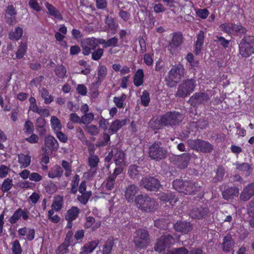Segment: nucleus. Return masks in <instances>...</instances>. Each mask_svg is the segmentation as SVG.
I'll list each match as a JSON object with an SVG mask.
<instances>
[{
	"instance_id": "f257e3e1",
	"label": "nucleus",
	"mask_w": 254,
	"mask_h": 254,
	"mask_svg": "<svg viewBox=\"0 0 254 254\" xmlns=\"http://www.w3.org/2000/svg\"><path fill=\"white\" fill-rule=\"evenodd\" d=\"M134 201L137 207L145 212H153L158 208V202L146 194H140L135 197Z\"/></svg>"
},
{
	"instance_id": "f03ea898",
	"label": "nucleus",
	"mask_w": 254,
	"mask_h": 254,
	"mask_svg": "<svg viewBox=\"0 0 254 254\" xmlns=\"http://www.w3.org/2000/svg\"><path fill=\"white\" fill-rule=\"evenodd\" d=\"M167 149L160 141L154 142L149 148V157L156 161H160L165 159L167 156Z\"/></svg>"
},
{
	"instance_id": "7ed1b4c3",
	"label": "nucleus",
	"mask_w": 254,
	"mask_h": 254,
	"mask_svg": "<svg viewBox=\"0 0 254 254\" xmlns=\"http://www.w3.org/2000/svg\"><path fill=\"white\" fill-rule=\"evenodd\" d=\"M239 53L242 57L247 58L254 53V37L245 35L239 44Z\"/></svg>"
},
{
	"instance_id": "20e7f679",
	"label": "nucleus",
	"mask_w": 254,
	"mask_h": 254,
	"mask_svg": "<svg viewBox=\"0 0 254 254\" xmlns=\"http://www.w3.org/2000/svg\"><path fill=\"white\" fill-rule=\"evenodd\" d=\"M184 70V66L181 64L174 65L169 71L168 77L165 78L167 84L171 87L175 86L183 76Z\"/></svg>"
},
{
	"instance_id": "39448f33",
	"label": "nucleus",
	"mask_w": 254,
	"mask_h": 254,
	"mask_svg": "<svg viewBox=\"0 0 254 254\" xmlns=\"http://www.w3.org/2000/svg\"><path fill=\"white\" fill-rule=\"evenodd\" d=\"M183 115L178 112H168L161 116V123L165 126L174 127L180 125Z\"/></svg>"
},
{
	"instance_id": "423d86ee",
	"label": "nucleus",
	"mask_w": 254,
	"mask_h": 254,
	"mask_svg": "<svg viewBox=\"0 0 254 254\" xmlns=\"http://www.w3.org/2000/svg\"><path fill=\"white\" fill-rule=\"evenodd\" d=\"M195 85V81L193 79L183 81L178 86L176 97L185 98L194 91Z\"/></svg>"
},
{
	"instance_id": "0eeeda50",
	"label": "nucleus",
	"mask_w": 254,
	"mask_h": 254,
	"mask_svg": "<svg viewBox=\"0 0 254 254\" xmlns=\"http://www.w3.org/2000/svg\"><path fill=\"white\" fill-rule=\"evenodd\" d=\"M133 243L135 247L140 249L146 248L150 243L148 232L144 229L136 230L133 237Z\"/></svg>"
},
{
	"instance_id": "6e6552de",
	"label": "nucleus",
	"mask_w": 254,
	"mask_h": 254,
	"mask_svg": "<svg viewBox=\"0 0 254 254\" xmlns=\"http://www.w3.org/2000/svg\"><path fill=\"white\" fill-rule=\"evenodd\" d=\"M189 146L193 150L203 153H211L213 146L209 142L202 139L189 140Z\"/></svg>"
},
{
	"instance_id": "1a4fd4ad",
	"label": "nucleus",
	"mask_w": 254,
	"mask_h": 254,
	"mask_svg": "<svg viewBox=\"0 0 254 254\" xmlns=\"http://www.w3.org/2000/svg\"><path fill=\"white\" fill-rule=\"evenodd\" d=\"M140 186L150 191H156L161 186L160 181L153 177H145L140 181Z\"/></svg>"
},
{
	"instance_id": "9d476101",
	"label": "nucleus",
	"mask_w": 254,
	"mask_h": 254,
	"mask_svg": "<svg viewBox=\"0 0 254 254\" xmlns=\"http://www.w3.org/2000/svg\"><path fill=\"white\" fill-rule=\"evenodd\" d=\"M183 36L181 32H176L173 34L171 41L168 46V50L172 54L175 53L178 47L183 42Z\"/></svg>"
},
{
	"instance_id": "9b49d317",
	"label": "nucleus",
	"mask_w": 254,
	"mask_h": 254,
	"mask_svg": "<svg viewBox=\"0 0 254 254\" xmlns=\"http://www.w3.org/2000/svg\"><path fill=\"white\" fill-rule=\"evenodd\" d=\"M210 98L208 95L204 92H196L194 93L189 99V102L192 106L205 104Z\"/></svg>"
},
{
	"instance_id": "f8f14e48",
	"label": "nucleus",
	"mask_w": 254,
	"mask_h": 254,
	"mask_svg": "<svg viewBox=\"0 0 254 254\" xmlns=\"http://www.w3.org/2000/svg\"><path fill=\"white\" fill-rule=\"evenodd\" d=\"M45 153L47 154H48L50 152L52 153L53 151H57L59 147L57 140L53 136L50 135L45 137Z\"/></svg>"
},
{
	"instance_id": "ddd939ff",
	"label": "nucleus",
	"mask_w": 254,
	"mask_h": 254,
	"mask_svg": "<svg viewBox=\"0 0 254 254\" xmlns=\"http://www.w3.org/2000/svg\"><path fill=\"white\" fill-rule=\"evenodd\" d=\"M145 173H146L144 168L141 166L131 165L128 167V174L133 180L138 181L141 176L144 175Z\"/></svg>"
},
{
	"instance_id": "4468645a",
	"label": "nucleus",
	"mask_w": 254,
	"mask_h": 254,
	"mask_svg": "<svg viewBox=\"0 0 254 254\" xmlns=\"http://www.w3.org/2000/svg\"><path fill=\"white\" fill-rule=\"evenodd\" d=\"M97 46L96 38L87 39L81 45L82 54L85 56L89 55L91 53V50H94Z\"/></svg>"
},
{
	"instance_id": "2eb2a0df",
	"label": "nucleus",
	"mask_w": 254,
	"mask_h": 254,
	"mask_svg": "<svg viewBox=\"0 0 254 254\" xmlns=\"http://www.w3.org/2000/svg\"><path fill=\"white\" fill-rule=\"evenodd\" d=\"M209 211V209L207 207H195L192 209L189 215L193 219H199L205 217Z\"/></svg>"
},
{
	"instance_id": "dca6fc26",
	"label": "nucleus",
	"mask_w": 254,
	"mask_h": 254,
	"mask_svg": "<svg viewBox=\"0 0 254 254\" xmlns=\"http://www.w3.org/2000/svg\"><path fill=\"white\" fill-rule=\"evenodd\" d=\"M254 195V183L249 184L244 188L240 194V198L243 201H247Z\"/></svg>"
},
{
	"instance_id": "f3484780",
	"label": "nucleus",
	"mask_w": 254,
	"mask_h": 254,
	"mask_svg": "<svg viewBox=\"0 0 254 254\" xmlns=\"http://www.w3.org/2000/svg\"><path fill=\"white\" fill-rule=\"evenodd\" d=\"M139 189L134 184L129 185L125 191V196L128 202H132L134 196L138 193Z\"/></svg>"
},
{
	"instance_id": "a211bd4d",
	"label": "nucleus",
	"mask_w": 254,
	"mask_h": 254,
	"mask_svg": "<svg viewBox=\"0 0 254 254\" xmlns=\"http://www.w3.org/2000/svg\"><path fill=\"white\" fill-rule=\"evenodd\" d=\"M239 193V190L238 188L236 187H229L223 191L222 195L225 199L230 200L238 196Z\"/></svg>"
},
{
	"instance_id": "6ab92c4d",
	"label": "nucleus",
	"mask_w": 254,
	"mask_h": 254,
	"mask_svg": "<svg viewBox=\"0 0 254 254\" xmlns=\"http://www.w3.org/2000/svg\"><path fill=\"white\" fill-rule=\"evenodd\" d=\"M199 187H197L195 184L190 181H185L184 187L182 190V193L186 194H195L199 191Z\"/></svg>"
},
{
	"instance_id": "aec40b11",
	"label": "nucleus",
	"mask_w": 254,
	"mask_h": 254,
	"mask_svg": "<svg viewBox=\"0 0 254 254\" xmlns=\"http://www.w3.org/2000/svg\"><path fill=\"white\" fill-rule=\"evenodd\" d=\"M113 150L114 161L117 165L125 164V154L121 150L115 148Z\"/></svg>"
},
{
	"instance_id": "412c9836",
	"label": "nucleus",
	"mask_w": 254,
	"mask_h": 254,
	"mask_svg": "<svg viewBox=\"0 0 254 254\" xmlns=\"http://www.w3.org/2000/svg\"><path fill=\"white\" fill-rule=\"evenodd\" d=\"M115 241H118V239L113 237L107 239L103 247L102 254H111Z\"/></svg>"
},
{
	"instance_id": "4be33fe9",
	"label": "nucleus",
	"mask_w": 254,
	"mask_h": 254,
	"mask_svg": "<svg viewBox=\"0 0 254 254\" xmlns=\"http://www.w3.org/2000/svg\"><path fill=\"white\" fill-rule=\"evenodd\" d=\"M159 198L162 201L169 202L172 205L177 201L175 194L169 191L161 192L160 194Z\"/></svg>"
},
{
	"instance_id": "5701e85b",
	"label": "nucleus",
	"mask_w": 254,
	"mask_h": 254,
	"mask_svg": "<svg viewBox=\"0 0 254 254\" xmlns=\"http://www.w3.org/2000/svg\"><path fill=\"white\" fill-rule=\"evenodd\" d=\"M127 120L124 119L122 120H116L114 121L111 125L110 127V130L112 133H115L119 130L123 126L127 124Z\"/></svg>"
},
{
	"instance_id": "b1692460",
	"label": "nucleus",
	"mask_w": 254,
	"mask_h": 254,
	"mask_svg": "<svg viewBox=\"0 0 254 254\" xmlns=\"http://www.w3.org/2000/svg\"><path fill=\"white\" fill-rule=\"evenodd\" d=\"M79 213V209L77 207L73 206L67 211L65 219L71 222L76 218Z\"/></svg>"
},
{
	"instance_id": "393cba45",
	"label": "nucleus",
	"mask_w": 254,
	"mask_h": 254,
	"mask_svg": "<svg viewBox=\"0 0 254 254\" xmlns=\"http://www.w3.org/2000/svg\"><path fill=\"white\" fill-rule=\"evenodd\" d=\"M190 223H174V226L176 231L184 233H188L192 229Z\"/></svg>"
},
{
	"instance_id": "a878e982",
	"label": "nucleus",
	"mask_w": 254,
	"mask_h": 254,
	"mask_svg": "<svg viewBox=\"0 0 254 254\" xmlns=\"http://www.w3.org/2000/svg\"><path fill=\"white\" fill-rule=\"evenodd\" d=\"M234 242L231 236H225L223 239L222 243L223 251L225 252H230L233 249Z\"/></svg>"
},
{
	"instance_id": "bb28decb",
	"label": "nucleus",
	"mask_w": 254,
	"mask_h": 254,
	"mask_svg": "<svg viewBox=\"0 0 254 254\" xmlns=\"http://www.w3.org/2000/svg\"><path fill=\"white\" fill-rule=\"evenodd\" d=\"M63 173V170L60 166H54L49 172L48 176L51 178L61 177Z\"/></svg>"
},
{
	"instance_id": "cd10ccee",
	"label": "nucleus",
	"mask_w": 254,
	"mask_h": 254,
	"mask_svg": "<svg viewBox=\"0 0 254 254\" xmlns=\"http://www.w3.org/2000/svg\"><path fill=\"white\" fill-rule=\"evenodd\" d=\"M98 244V241L89 242L82 247V252L85 254L90 253L94 251Z\"/></svg>"
},
{
	"instance_id": "c85d7f7f",
	"label": "nucleus",
	"mask_w": 254,
	"mask_h": 254,
	"mask_svg": "<svg viewBox=\"0 0 254 254\" xmlns=\"http://www.w3.org/2000/svg\"><path fill=\"white\" fill-rule=\"evenodd\" d=\"M144 73L142 69L137 70L134 75L133 82L136 86H140L143 82Z\"/></svg>"
},
{
	"instance_id": "c756f323",
	"label": "nucleus",
	"mask_w": 254,
	"mask_h": 254,
	"mask_svg": "<svg viewBox=\"0 0 254 254\" xmlns=\"http://www.w3.org/2000/svg\"><path fill=\"white\" fill-rule=\"evenodd\" d=\"M19 163L24 168L27 167L31 163V157L28 155L20 154L18 156Z\"/></svg>"
},
{
	"instance_id": "7c9ffc66",
	"label": "nucleus",
	"mask_w": 254,
	"mask_h": 254,
	"mask_svg": "<svg viewBox=\"0 0 254 254\" xmlns=\"http://www.w3.org/2000/svg\"><path fill=\"white\" fill-rule=\"evenodd\" d=\"M23 30L20 27H17L13 31L9 33V38L12 40H18L22 36Z\"/></svg>"
},
{
	"instance_id": "2f4dec72",
	"label": "nucleus",
	"mask_w": 254,
	"mask_h": 254,
	"mask_svg": "<svg viewBox=\"0 0 254 254\" xmlns=\"http://www.w3.org/2000/svg\"><path fill=\"white\" fill-rule=\"evenodd\" d=\"M105 23L110 29L114 31L113 33H115L118 27V24L116 22L115 19L111 16H107L105 19Z\"/></svg>"
},
{
	"instance_id": "473e14b6",
	"label": "nucleus",
	"mask_w": 254,
	"mask_h": 254,
	"mask_svg": "<svg viewBox=\"0 0 254 254\" xmlns=\"http://www.w3.org/2000/svg\"><path fill=\"white\" fill-rule=\"evenodd\" d=\"M107 72V69L104 65H101L99 67L98 70V80L97 84H100L106 77Z\"/></svg>"
},
{
	"instance_id": "72a5a7b5",
	"label": "nucleus",
	"mask_w": 254,
	"mask_h": 254,
	"mask_svg": "<svg viewBox=\"0 0 254 254\" xmlns=\"http://www.w3.org/2000/svg\"><path fill=\"white\" fill-rule=\"evenodd\" d=\"M46 8L48 9L49 13L50 15L54 16L55 18H57L59 19H62V16L60 14V12L56 9V8L49 4V3H47L46 4Z\"/></svg>"
},
{
	"instance_id": "f704fd0d",
	"label": "nucleus",
	"mask_w": 254,
	"mask_h": 254,
	"mask_svg": "<svg viewBox=\"0 0 254 254\" xmlns=\"http://www.w3.org/2000/svg\"><path fill=\"white\" fill-rule=\"evenodd\" d=\"M12 254H22V249L18 240H15L11 243Z\"/></svg>"
},
{
	"instance_id": "c9c22d12",
	"label": "nucleus",
	"mask_w": 254,
	"mask_h": 254,
	"mask_svg": "<svg viewBox=\"0 0 254 254\" xmlns=\"http://www.w3.org/2000/svg\"><path fill=\"white\" fill-rule=\"evenodd\" d=\"M190 157L189 154L183 153L179 158L180 162H181V168L185 169L187 167L188 164L190 161Z\"/></svg>"
},
{
	"instance_id": "e433bc0d",
	"label": "nucleus",
	"mask_w": 254,
	"mask_h": 254,
	"mask_svg": "<svg viewBox=\"0 0 254 254\" xmlns=\"http://www.w3.org/2000/svg\"><path fill=\"white\" fill-rule=\"evenodd\" d=\"M82 194L80 196H78L77 199L79 202L83 204H86L91 195H92V192L91 191H87L86 192L81 193Z\"/></svg>"
},
{
	"instance_id": "4c0bfd02",
	"label": "nucleus",
	"mask_w": 254,
	"mask_h": 254,
	"mask_svg": "<svg viewBox=\"0 0 254 254\" xmlns=\"http://www.w3.org/2000/svg\"><path fill=\"white\" fill-rule=\"evenodd\" d=\"M247 29L241 25H237L233 23L232 33H236L239 34H245L247 33Z\"/></svg>"
},
{
	"instance_id": "58836bf2",
	"label": "nucleus",
	"mask_w": 254,
	"mask_h": 254,
	"mask_svg": "<svg viewBox=\"0 0 254 254\" xmlns=\"http://www.w3.org/2000/svg\"><path fill=\"white\" fill-rule=\"evenodd\" d=\"M149 125L153 129H159L164 126L161 123V116H160V119L150 121Z\"/></svg>"
},
{
	"instance_id": "ea45409f",
	"label": "nucleus",
	"mask_w": 254,
	"mask_h": 254,
	"mask_svg": "<svg viewBox=\"0 0 254 254\" xmlns=\"http://www.w3.org/2000/svg\"><path fill=\"white\" fill-rule=\"evenodd\" d=\"M189 251L185 247L173 248L169 251L166 254H188Z\"/></svg>"
},
{
	"instance_id": "a19ab883",
	"label": "nucleus",
	"mask_w": 254,
	"mask_h": 254,
	"mask_svg": "<svg viewBox=\"0 0 254 254\" xmlns=\"http://www.w3.org/2000/svg\"><path fill=\"white\" fill-rule=\"evenodd\" d=\"M94 115L92 113L85 114L81 117V123L88 125L94 120Z\"/></svg>"
},
{
	"instance_id": "79ce46f5",
	"label": "nucleus",
	"mask_w": 254,
	"mask_h": 254,
	"mask_svg": "<svg viewBox=\"0 0 254 254\" xmlns=\"http://www.w3.org/2000/svg\"><path fill=\"white\" fill-rule=\"evenodd\" d=\"M185 181L180 179H176L173 182L174 188L180 192H182L183 188L184 187Z\"/></svg>"
},
{
	"instance_id": "37998d69",
	"label": "nucleus",
	"mask_w": 254,
	"mask_h": 254,
	"mask_svg": "<svg viewBox=\"0 0 254 254\" xmlns=\"http://www.w3.org/2000/svg\"><path fill=\"white\" fill-rule=\"evenodd\" d=\"M103 140H99L95 144L96 147H101L106 146L108 144V142L110 140V136L109 134L107 133H104L103 135Z\"/></svg>"
},
{
	"instance_id": "c03bdc74",
	"label": "nucleus",
	"mask_w": 254,
	"mask_h": 254,
	"mask_svg": "<svg viewBox=\"0 0 254 254\" xmlns=\"http://www.w3.org/2000/svg\"><path fill=\"white\" fill-rule=\"evenodd\" d=\"M167 246L164 243L161 238L157 240L154 246V250L156 252L161 253L165 250Z\"/></svg>"
},
{
	"instance_id": "a18cd8bd",
	"label": "nucleus",
	"mask_w": 254,
	"mask_h": 254,
	"mask_svg": "<svg viewBox=\"0 0 254 254\" xmlns=\"http://www.w3.org/2000/svg\"><path fill=\"white\" fill-rule=\"evenodd\" d=\"M13 184L12 180L7 178L3 181L1 185V190L3 192H7L9 190H10Z\"/></svg>"
},
{
	"instance_id": "49530a36",
	"label": "nucleus",
	"mask_w": 254,
	"mask_h": 254,
	"mask_svg": "<svg viewBox=\"0 0 254 254\" xmlns=\"http://www.w3.org/2000/svg\"><path fill=\"white\" fill-rule=\"evenodd\" d=\"M52 128L54 129H60L62 128V124L59 119L56 116H53L51 119Z\"/></svg>"
},
{
	"instance_id": "de8ad7c7",
	"label": "nucleus",
	"mask_w": 254,
	"mask_h": 254,
	"mask_svg": "<svg viewBox=\"0 0 254 254\" xmlns=\"http://www.w3.org/2000/svg\"><path fill=\"white\" fill-rule=\"evenodd\" d=\"M99 162L98 157L95 155H91L88 159V165L92 168H96Z\"/></svg>"
},
{
	"instance_id": "09e8293b",
	"label": "nucleus",
	"mask_w": 254,
	"mask_h": 254,
	"mask_svg": "<svg viewBox=\"0 0 254 254\" xmlns=\"http://www.w3.org/2000/svg\"><path fill=\"white\" fill-rule=\"evenodd\" d=\"M85 129L92 135H97L99 132V129L98 127L93 125L85 126Z\"/></svg>"
},
{
	"instance_id": "8fccbe9b",
	"label": "nucleus",
	"mask_w": 254,
	"mask_h": 254,
	"mask_svg": "<svg viewBox=\"0 0 254 254\" xmlns=\"http://www.w3.org/2000/svg\"><path fill=\"white\" fill-rule=\"evenodd\" d=\"M219 27L222 31L228 34L232 33L233 23H232L221 24Z\"/></svg>"
},
{
	"instance_id": "3c124183",
	"label": "nucleus",
	"mask_w": 254,
	"mask_h": 254,
	"mask_svg": "<svg viewBox=\"0 0 254 254\" xmlns=\"http://www.w3.org/2000/svg\"><path fill=\"white\" fill-rule=\"evenodd\" d=\"M70 245L64 242L56 250V254H65L68 252V247Z\"/></svg>"
},
{
	"instance_id": "603ef678",
	"label": "nucleus",
	"mask_w": 254,
	"mask_h": 254,
	"mask_svg": "<svg viewBox=\"0 0 254 254\" xmlns=\"http://www.w3.org/2000/svg\"><path fill=\"white\" fill-rule=\"evenodd\" d=\"M160 238L162 239L167 247H169L170 245L174 243V238L170 235L162 236Z\"/></svg>"
},
{
	"instance_id": "864d4df0",
	"label": "nucleus",
	"mask_w": 254,
	"mask_h": 254,
	"mask_svg": "<svg viewBox=\"0 0 254 254\" xmlns=\"http://www.w3.org/2000/svg\"><path fill=\"white\" fill-rule=\"evenodd\" d=\"M141 101L143 106L146 107L148 105L150 102V97L149 93L146 90L143 92L141 96Z\"/></svg>"
},
{
	"instance_id": "5fc2aeb1",
	"label": "nucleus",
	"mask_w": 254,
	"mask_h": 254,
	"mask_svg": "<svg viewBox=\"0 0 254 254\" xmlns=\"http://www.w3.org/2000/svg\"><path fill=\"white\" fill-rule=\"evenodd\" d=\"M26 51V46L25 44L22 43L16 52V57L18 59H21L25 55Z\"/></svg>"
},
{
	"instance_id": "6e6d98bb",
	"label": "nucleus",
	"mask_w": 254,
	"mask_h": 254,
	"mask_svg": "<svg viewBox=\"0 0 254 254\" xmlns=\"http://www.w3.org/2000/svg\"><path fill=\"white\" fill-rule=\"evenodd\" d=\"M22 215V209L21 208L18 209L9 219L10 222H16L21 217Z\"/></svg>"
},
{
	"instance_id": "4d7b16f0",
	"label": "nucleus",
	"mask_w": 254,
	"mask_h": 254,
	"mask_svg": "<svg viewBox=\"0 0 254 254\" xmlns=\"http://www.w3.org/2000/svg\"><path fill=\"white\" fill-rule=\"evenodd\" d=\"M55 72L58 77L62 78L66 73V69L63 65H60L55 69Z\"/></svg>"
},
{
	"instance_id": "13d9d810",
	"label": "nucleus",
	"mask_w": 254,
	"mask_h": 254,
	"mask_svg": "<svg viewBox=\"0 0 254 254\" xmlns=\"http://www.w3.org/2000/svg\"><path fill=\"white\" fill-rule=\"evenodd\" d=\"M236 169L242 172H246L249 173L248 171L250 169V166L248 163H243L242 164H236Z\"/></svg>"
},
{
	"instance_id": "bf43d9fd",
	"label": "nucleus",
	"mask_w": 254,
	"mask_h": 254,
	"mask_svg": "<svg viewBox=\"0 0 254 254\" xmlns=\"http://www.w3.org/2000/svg\"><path fill=\"white\" fill-rule=\"evenodd\" d=\"M118 39L116 37H112L108 39L106 42V45H104V48H107L108 47H116L118 43Z\"/></svg>"
},
{
	"instance_id": "052dcab7",
	"label": "nucleus",
	"mask_w": 254,
	"mask_h": 254,
	"mask_svg": "<svg viewBox=\"0 0 254 254\" xmlns=\"http://www.w3.org/2000/svg\"><path fill=\"white\" fill-rule=\"evenodd\" d=\"M104 50L103 49L99 48L93 52L92 54V58L95 61L99 60L103 54Z\"/></svg>"
},
{
	"instance_id": "680f3d73",
	"label": "nucleus",
	"mask_w": 254,
	"mask_h": 254,
	"mask_svg": "<svg viewBox=\"0 0 254 254\" xmlns=\"http://www.w3.org/2000/svg\"><path fill=\"white\" fill-rule=\"evenodd\" d=\"M73 233L71 230L69 231L66 235L64 242L69 245H72L74 244L73 239Z\"/></svg>"
},
{
	"instance_id": "e2e57ef3",
	"label": "nucleus",
	"mask_w": 254,
	"mask_h": 254,
	"mask_svg": "<svg viewBox=\"0 0 254 254\" xmlns=\"http://www.w3.org/2000/svg\"><path fill=\"white\" fill-rule=\"evenodd\" d=\"M46 125V120L44 118L39 117L37 119L36 121V126L40 128H42V131H45L44 127Z\"/></svg>"
},
{
	"instance_id": "0e129e2a",
	"label": "nucleus",
	"mask_w": 254,
	"mask_h": 254,
	"mask_svg": "<svg viewBox=\"0 0 254 254\" xmlns=\"http://www.w3.org/2000/svg\"><path fill=\"white\" fill-rule=\"evenodd\" d=\"M218 221H224V222H230L232 220V217L231 215H227L221 212L218 214Z\"/></svg>"
},
{
	"instance_id": "69168bd1",
	"label": "nucleus",
	"mask_w": 254,
	"mask_h": 254,
	"mask_svg": "<svg viewBox=\"0 0 254 254\" xmlns=\"http://www.w3.org/2000/svg\"><path fill=\"white\" fill-rule=\"evenodd\" d=\"M29 5L31 8L36 11H40L41 10L37 0H30Z\"/></svg>"
},
{
	"instance_id": "338daca9",
	"label": "nucleus",
	"mask_w": 254,
	"mask_h": 254,
	"mask_svg": "<svg viewBox=\"0 0 254 254\" xmlns=\"http://www.w3.org/2000/svg\"><path fill=\"white\" fill-rule=\"evenodd\" d=\"M208 125L207 121L203 119L198 120L196 123V127L201 129L205 128Z\"/></svg>"
},
{
	"instance_id": "774afa93",
	"label": "nucleus",
	"mask_w": 254,
	"mask_h": 254,
	"mask_svg": "<svg viewBox=\"0 0 254 254\" xmlns=\"http://www.w3.org/2000/svg\"><path fill=\"white\" fill-rule=\"evenodd\" d=\"M225 173L224 169L222 167H219L216 172V178L217 180L220 181L222 179Z\"/></svg>"
}]
</instances>
